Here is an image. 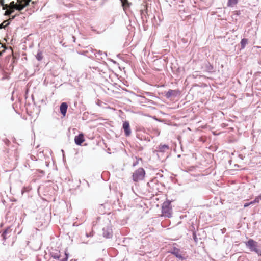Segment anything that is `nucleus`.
I'll return each mask as SVG.
<instances>
[{
  "label": "nucleus",
  "instance_id": "11",
  "mask_svg": "<svg viewBox=\"0 0 261 261\" xmlns=\"http://www.w3.org/2000/svg\"><path fill=\"white\" fill-rule=\"evenodd\" d=\"M67 108H68V106L66 102H63L60 105V112L63 115V116H65L66 115Z\"/></svg>",
  "mask_w": 261,
  "mask_h": 261
},
{
  "label": "nucleus",
  "instance_id": "23",
  "mask_svg": "<svg viewBox=\"0 0 261 261\" xmlns=\"http://www.w3.org/2000/svg\"><path fill=\"white\" fill-rule=\"evenodd\" d=\"M250 204H249V203H246L244 204V207H246L247 206H248L249 205H250Z\"/></svg>",
  "mask_w": 261,
  "mask_h": 261
},
{
  "label": "nucleus",
  "instance_id": "15",
  "mask_svg": "<svg viewBox=\"0 0 261 261\" xmlns=\"http://www.w3.org/2000/svg\"><path fill=\"white\" fill-rule=\"evenodd\" d=\"M122 3V6L125 9V8H127L129 6V3H128L127 0H120Z\"/></svg>",
  "mask_w": 261,
  "mask_h": 261
},
{
  "label": "nucleus",
  "instance_id": "1",
  "mask_svg": "<svg viewBox=\"0 0 261 261\" xmlns=\"http://www.w3.org/2000/svg\"><path fill=\"white\" fill-rule=\"evenodd\" d=\"M31 0H17V3L12 2L10 4L11 9H16L18 11L22 10L28 6Z\"/></svg>",
  "mask_w": 261,
  "mask_h": 261
},
{
  "label": "nucleus",
  "instance_id": "9",
  "mask_svg": "<svg viewBox=\"0 0 261 261\" xmlns=\"http://www.w3.org/2000/svg\"><path fill=\"white\" fill-rule=\"evenodd\" d=\"M85 141L84 135L82 134H80L77 136H76L74 138V141L76 144L78 145H81V144Z\"/></svg>",
  "mask_w": 261,
  "mask_h": 261
},
{
  "label": "nucleus",
  "instance_id": "19",
  "mask_svg": "<svg viewBox=\"0 0 261 261\" xmlns=\"http://www.w3.org/2000/svg\"><path fill=\"white\" fill-rule=\"evenodd\" d=\"M14 12V9L7 10L5 12V15H10Z\"/></svg>",
  "mask_w": 261,
  "mask_h": 261
},
{
  "label": "nucleus",
  "instance_id": "12",
  "mask_svg": "<svg viewBox=\"0 0 261 261\" xmlns=\"http://www.w3.org/2000/svg\"><path fill=\"white\" fill-rule=\"evenodd\" d=\"M51 256L55 259H59L60 257V252L59 250L53 251L50 252Z\"/></svg>",
  "mask_w": 261,
  "mask_h": 261
},
{
  "label": "nucleus",
  "instance_id": "6",
  "mask_svg": "<svg viewBox=\"0 0 261 261\" xmlns=\"http://www.w3.org/2000/svg\"><path fill=\"white\" fill-rule=\"evenodd\" d=\"M103 236L107 238H110L112 237V229L109 226H106L102 229Z\"/></svg>",
  "mask_w": 261,
  "mask_h": 261
},
{
  "label": "nucleus",
  "instance_id": "21",
  "mask_svg": "<svg viewBox=\"0 0 261 261\" xmlns=\"http://www.w3.org/2000/svg\"><path fill=\"white\" fill-rule=\"evenodd\" d=\"M65 257L62 259L61 261H67L68 258V254L65 253Z\"/></svg>",
  "mask_w": 261,
  "mask_h": 261
},
{
  "label": "nucleus",
  "instance_id": "13",
  "mask_svg": "<svg viewBox=\"0 0 261 261\" xmlns=\"http://www.w3.org/2000/svg\"><path fill=\"white\" fill-rule=\"evenodd\" d=\"M158 149L160 152H164L169 149V146L165 144H161Z\"/></svg>",
  "mask_w": 261,
  "mask_h": 261
},
{
  "label": "nucleus",
  "instance_id": "17",
  "mask_svg": "<svg viewBox=\"0 0 261 261\" xmlns=\"http://www.w3.org/2000/svg\"><path fill=\"white\" fill-rule=\"evenodd\" d=\"M36 58L38 61H41L43 58L41 52H38L36 56Z\"/></svg>",
  "mask_w": 261,
  "mask_h": 261
},
{
  "label": "nucleus",
  "instance_id": "7",
  "mask_svg": "<svg viewBox=\"0 0 261 261\" xmlns=\"http://www.w3.org/2000/svg\"><path fill=\"white\" fill-rule=\"evenodd\" d=\"M169 252L174 255L178 258L181 259H183L179 249H178L176 247H173V248H172V249L169 251Z\"/></svg>",
  "mask_w": 261,
  "mask_h": 261
},
{
  "label": "nucleus",
  "instance_id": "5",
  "mask_svg": "<svg viewBox=\"0 0 261 261\" xmlns=\"http://www.w3.org/2000/svg\"><path fill=\"white\" fill-rule=\"evenodd\" d=\"M179 94L180 92L179 90L170 89L166 93L165 96L167 98H170L171 97H175Z\"/></svg>",
  "mask_w": 261,
  "mask_h": 261
},
{
  "label": "nucleus",
  "instance_id": "27",
  "mask_svg": "<svg viewBox=\"0 0 261 261\" xmlns=\"http://www.w3.org/2000/svg\"><path fill=\"white\" fill-rule=\"evenodd\" d=\"M86 236H87V237L89 236H88V234L87 233L86 234Z\"/></svg>",
  "mask_w": 261,
  "mask_h": 261
},
{
  "label": "nucleus",
  "instance_id": "2",
  "mask_svg": "<svg viewBox=\"0 0 261 261\" xmlns=\"http://www.w3.org/2000/svg\"><path fill=\"white\" fill-rule=\"evenodd\" d=\"M171 201L168 200L165 201L162 205V215L164 217L170 218L172 216V208L171 207Z\"/></svg>",
  "mask_w": 261,
  "mask_h": 261
},
{
  "label": "nucleus",
  "instance_id": "26",
  "mask_svg": "<svg viewBox=\"0 0 261 261\" xmlns=\"http://www.w3.org/2000/svg\"><path fill=\"white\" fill-rule=\"evenodd\" d=\"M15 17V15L13 16L11 18H10V20H13V19H14Z\"/></svg>",
  "mask_w": 261,
  "mask_h": 261
},
{
  "label": "nucleus",
  "instance_id": "10",
  "mask_svg": "<svg viewBox=\"0 0 261 261\" xmlns=\"http://www.w3.org/2000/svg\"><path fill=\"white\" fill-rule=\"evenodd\" d=\"M203 71L208 73H212L213 72V66L211 65L210 63L206 62L204 67H202Z\"/></svg>",
  "mask_w": 261,
  "mask_h": 261
},
{
  "label": "nucleus",
  "instance_id": "8",
  "mask_svg": "<svg viewBox=\"0 0 261 261\" xmlns=\"http://www.w3.org/2000/svg\"><path fill=\"white\" fill-rule=\"evenodd\" d=\"M123 128L124 129L125 135L126 136H129L131 133V130L129 126V123L128 121H125L123 124Z\"/></svg>",
  "mask_w": 261,
  "mask_h": 261
},
{
  "label": "nucleus",
  "instance_id": "3",
  "mask_svg": "<svg viewBox=\"0 0 261 261\" xmlns=\"http://www.w3.org/2000/svg\"><path fill=\"white\" fill-rule=\"evenodd\" d=\"M145 174L144 170L142 168L137 169L133 175V179L134 181H138L143 180Z\"/></svg>",
  "mask_w": 261,
  "mask_h": 261
},
{
  "label": "nucleus",
  "instance_id": "24",
  "mask_svg": "<svg viewBox=\"0 0 261 261\" xmlns=\"http://www.w3.org/2000/svg\"><path fill=\"white\" fill-rule=\"evenodd\" d=\"M8 8V6L7 5H5L4 6L3 9H7Z\"/></svg>",
  "mask_w": 261,
  "mask_h": 261
},
{
  "label": "nucleus",
  "instance_id": "22",
  "mask_svg": "<svg viewBox=\"0 0 261 261\" xmlns=\"http://www.w3.org/2000/svg\"><path fill=\"white\" fill-rule=\"evenodd\" d=\"M193 238L195 241H196V232H193Z\"/></svg>",
  "mask_w": 261,
  "mask_h": 261
},
{
  "label": "nucleus",
  "instance_id": "14",
  "mask_svg": "<svg viewBox=\"0 0 261 261\" xmlns=\"http://www.w3.org/2000/svg\"><path fill=\"white\" fill-rule=\"evenodd\" d=\"M238 3V0H228L227 5L228 7H233Z\"/></svg>",
  "mask_w": 261,
  "mask_h": 261
},
{
  "label": "nucleus",
  "instance_id": "18",
  "mask_svg": "<svg viewBox=\"0 0 261 261\" xmlns=\"http://www.w3.org/2000/svg\"><path fill=\"white\" fill-rule=\"evenodd\" d=\"M9 24V23H7V21H4L2 24H0V29L2 28H5L6 27L8 26Z\"/></svg>",
  "mask_w": 261,
  "mask_h": 261
},
{
  "label": "nucleus",
  "instance_id": "4",
  "mask_svg": "<svg viewBox=\"0 0 261 261\" xmlns=\"http://www.w3.org/2000/svg\"><path fill=\"white\" fill-rule=\"evenodd\" d=\"M245 245L251 251H254L258 254H259V251L257 249L256 242L250 239L247 242H245Z\"/></svg>",
  "mask_w": 261,
  "mask_h": 261
},
{
  "label": "nucleus",
  "instance_id": "25",
  "mask_svg": "<svg viewBox=\"0 0 261 261\" xmlns=\"http://www.w3.org/2000/svg\"><path fill=\"white\" fill-rule=\"evenodd\" d=\"M255 203H256V202H254V200H253V201H252L250 202H249V204L251 205V204H254Z\"/></svg>",
  "mask_w": 261,
  "mask_h": 261
},
{
  "label": "nucleus",
  "instance_id": "16",
  "mask_svg": "<svg viewBox=\"0 0 261 261\" xmlns=\"http://www.w3.org/2000/svg\"><path fill=\"white\" fill-rule=\"evenodd\" d=\"M248 43V40L247 39H242L241 41V46H242V48H244L245 45L247 44Z\"/></svg>",
  "mask_w": 261,
  "mask_h": 261
},
{
  "label": "nucleus",
  "instance_id": "20",
  "mask_svg": "<svg viewBox=\"0 0 261 261\" xmlns=\"http://www.w3.org/2000/svg\"><path fill=\"white\" fill-rule=\"evenodd\" d=\"M7 233V230H5L2 234V237L3 239L5 240L6 239V234Z\"/></svg>",
  "mask_w": 261,
  "mask_h": 261
}]
</instances>
